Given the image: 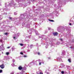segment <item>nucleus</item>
<instances>
[{
  "label": "nucleus",
  "instance_id": "40",
  "mask_svg": "<svg viewBox=\"0 0 74 74\" xmlns=\"http://www.w3.org/2000/svg\"><path fill=\"white\" fill-rule=\"evenodd\" d=\"M51 58L50 57H48V59H51Z\"/></svg>",
  "mask_w": 74,
  "mask_h": 74
},
{
  "label": "nucleus",
  "instance_id": "36",
  "mask_svg": "<svg viewBox=\"0 0 74 74\" xmlns=\"http://www.w3.org/2000/svg\"><path fill=\"white\" fill-rule=\"evenodd\" d=\"M61 73H62V74H64V71H62L61 72Z\"/></svg>",
  "mask_w": 74,
  "mask_h": 74
},
{
  "label": "nucleus",
  "instance_id": "8",
  "mask_svg": "<svg viewBox=\"0 0 74 74\" xmlns=\"http://www.w3.org/2000/svg\"><path fill=\"white\" fill-rule=\"evenodd\" d=\"M35 33H36V36H38H38H39L38 38H42V36H41V35L39 34H38V33L37 31V30L35 31Z\"/></svg>",
  "mask_w": 74,
  "mask_h": 74
},
{
  "label": "nucleus",
  "instance_id": "22",
  "mask_svg": "<svg viewBox=\"0 0 74 74\" xmlns=\"http://www.w3.org/2000/svg\"><path fill=\"white\" fill-rule=\"evenodd\" d=\"M41 63H42L43 64V63H44V61H43L42 62H39V65H41Z\"/></svg>",
  "mask_w": 74,
  "mask_h": 74
},
{
  "label": "nucleus",
  "instance_id": "48",
  "mask_svg": "<svg viewBox=\"0 0 74 74\" xmlns=\"http://www.w3.org/2000/svg\"><path fill=\"white\" fill-rule=\"evenodd\" d=\"M66 46L67 47H69V46H68V45H66Z\"/></svg>",
  "mask_w": 74,
  "mask_h": 74
},
{
  "label": "nucleus",
  "instance_id": "39",
  "mask_svg": "<svg viewBox=\"0 0 74 74\" xmlns=\"http://www.w3.org/2000/svg\"><path fill=\"white\" fill-rule=\"evenodd\" d=\"M48 32V31L47 30H46L45 31V33H47Z\"/></svg>",
  "mask_w": 74,
  "mask_h": 74
},
{
  "label": "nucleus",
  "instance_id": "38",
  "mask_svg": "<svg viewBox=\"0 0 74 74\" xmlns=\"http://www.w3.org/2000/svg\"><path fill=\"white\" fill-rule=\"evenodd\" d=\"M64 38H65V39H67V37L66 36H65L64 37Z\"/></svg>",
  "mask_w": 74,
  "mask_h": 74
},
{
  "label": "nucleus",
  "instance_id": "61",
  "mask_svg": "<svg viewBox=\"0 0 74 74\" xmlns=\"http://www.w3.org/2000/svg\"><path fill=\"white\" fill-rule=\"evenodd\" d=\"M42 74V73H41Z\"/></svg>",
  "mask_w": 74,
  "mask_h": 74
},
{
  "label": "nucleus",
  "instance_id": "10",
  "mask_svg": "<svg viewBox=\"0 0 74 74\" xmlns=\"http://www.w3.org/2000/svg\"><path fill=\"white\" fill-rule=\"evenodd\" d=\"M65 54H66V52L65 51H63L61 56V57H62V58H63V56H64V55H65Z\"/></svg>",
  "mask_w": 74,
  "mask_h": 74
},
{
  "label": "nucleus",
  "instance_id": "33",
  "mask_svg": "<svg viewBox=\"0 0 74 74\" xmlns=\"http://www.w3.org/2000/svg\"><path fill=\"white\" fill-rule=\"evenodd\" d=\"M14 14L15 15H16L17 14V13H16V12H14Z\"/></svg>",
  "mask_w": 74,
  "mask_h": 74
},
{
  "label": "nucleus",
  "instance_id": "14",
  "mask_svg": "<svg viewBox=\"0 0 74 74\" xmlns=\"http://www.w3.org/2000/svg\"><path fill=\"white\" fill-rule=\"evenodd\" d=\"M53 34L55 36H58V33L57 32H53Z\"/></svg>",
  "mask_w": 74,
  "mask_h": 74
},
{
  "label": "nucleus",
  "instance_id": "56",
  "mask_svg": "<svg viewBox=\"0 0 74 74\" xmlns=\"http://www.w3.org/2000/svg\"><path fill=\"white\" fill-rule=\"evenodd\" d=\"M40 74H41V73H40Z\"/></svg>",
  "mask_w": 74,
  "mask_h": 74
},
{
  "label": "nucleus",
  "instance_id": "11",
  "mask_svg": "<svg viewBox=\"0 0 74 74\" xmlns=\"http://www.w3.org/2000/svg\"><path fill=\"white\" fill-rule=\"evenodd\" d=\"M32 23L31 22H29L28 24H27L26 25V27H27V28H29L30 27V25Z\"/></svg>",
  "mask_w": 74,
  "mask_h": 74
},
{
  "label": "nucleus",
  "instance_id": "53",
  "mask_svg": "<svg viewBox=\"0 0 74 74\" xmlns=\"http://www.w3.org/2000/svg\"><path fill=\"white\" fill-rule=\"evenodd\" d=\"M1 46H2V47H3V45H1Z\"/></svg>",
  "mask_w": 74,
  "mask_h": 74
},
{
  "label": "nucleus",
  "instance_id": "13",
  "mask_svg": "<svg viewBox=\"0 0 74 74\" xmlns=\"http://www.w3.org/2000/svg\"><path fill=\"white\" fill-rule=\"evenodd\" d=\"M54 12H56L55 14H56L57 16H58V15H59V13H58V11H54L53 13H54Z\"/></svg>",
  "mask_w": 74,
  "mask_h": 74
},
{
  "label": "nucleus",
  "instance_id": "7",
  "mask_svg": "<svg viewBox=\"0 0 74 74\" xmlns=\"http://www.w3.org/2000/svg\"><path fill=\"white\" fill-rule=\"evenodd\" d=\"M33 64H36V62H35L34 60H33L32 62L29 63L28 65H33Z\"/></svg>",
  "mask_w": 74,
  "mask_h": 74
},
{
  "label": "nucleus",
  "instance_id": "25",
  "mask_svg": "<svg viewBox=\"0 0 74 74\" xmlns=\"http://www.w3.org/2000/svg\"><path fill=\"white\" fill-rule=\"evenodd\" d=\"M15 36H16V35L15 34L14 35V36H13V38L14 39H15Z\"/></svg>",
  "mask_w": 74,
  "mask_h": 74
},
{
  "label": "nucleus",
  "instance_id": "20",
  "mask_svg": "<svg viewBox=\"0 0 74 74\" xmlns=\"http://www.w3.org/2000/svg\"><path fill=\"white\" fill-rule=\"evenodd\" d=\"M18 69L19 70H22V69H23V68L22 67V66H19L18 67Z\"/></svg>",
  "mask_w": 74,
  "mask_h": 74
},
{
  "label": "nucleus",
  "instance_id": "45",
  "mask_svg": "<svg viewBox=\"0 0 74 74\" xmlns=\"http://www.w3.org/2000/svg\"><path fill=\"white\" fill-rule=\"evenodd\" d=\"M8 27H9V28H11V27H12V26L11 27H10V26H8Z\"/></svg>",
  "mask_w": 74,
  "mask_h": 74
},
{
  "label": "nucleus",
  "instance_id": "1",
  "mask_svg": "<svg viewBox=\"0 0 74 74\" xmlns=\"http://www.w3.org/2000/svg\"><path fill=\"white\" fill-rule=\"evenodd\" d=\"M9 2L8 1L7 3H5V8L4 9V10L8 11V10H10V9L9 8L10 7H11V6H13L15 8V7H22L23 6V4H22V3L23 1H25L26 0H15L16 1L17 3H18L19 5H17V4L16 3H14V1L13 0H8ZM27 0V3L29 2V1ZM10 2V3H8Z\"/></svg>",
  "mask_w": 74,
  "mask_h": 74
},
{
  "label": "nucleus",
  "instance_id": "51",
  "mask_svg": "<svg viewBox=\"0 0 74 74\" xmlns=\"http://www.w3.org/2000/svg\"><path fill=\"white\" fill-rule=\"evenodd\" d=\"M27 51L28 52H29L30 51V50H28Z\"/></svg>",
  "mask_w": 74,
  "mask_h": 74
},
{
  "label": "nucleus",
  "instance_id": "17",
  "mask_svg": "<svg viewBox=\"0 0 74 74\" xmlns=\"http://www.w3.org/2000/svg\"><path fill=\"white\" fill-rule=\"evenodd\" d=\"M34 53L35 54V55H37V54H38V55H40V53L39 52H35Z\"/></svg>",
  "mask_w": 74,
  "mask_h": 74
},
{
  "label": "nucleus",
  "instance_id": "19",
  "mask_svg": "<svg viewBox=\"0 0 74 74\" xmlns=\"http://www.w3.org/2000/svg\"><path fill=\"white\" fill-rule=\"evenodd\" d=\"M32 30H33V29H31L29 30V32H30L29 33V34H32Z\"/></svg>",
  "mask_w": 74,
  "mask_h": 74
},
{
  "label": "nucleus",
  "instance_id": "26",
  "mask_svg": "<svg viewBox=\"0 0 74 74\" xmlns=\"http://www.w3.org/2000/svg\"><path fill=\"white\" fill-rule=\"evenodd\" d=\"M49 21L50 22H54V21L52 20L49 19Z\"/></svg>",
  "mask_w": 74,
  "mask_h": 74
},
{
  "label": "nucleus",
  "instance_id": "62",
  "mask_svg": "<svg viewBox=\"0 0 74 74\" xmlns=\"http://www.w3.org/2000/svg\"><path fill=\"white\" fill-rule=\"evenodd\" d=\"M26 3H27V2H26Z\"/></svg>",
  "mask_w": 74,
  "mask_h": 74
},
{
  "label": "nucleus",
  "instance_id": "37",
  "mask_svg": "<svg viewBox=\"0 0 74 74\" xmlns=\"http://www.w3.org/2000/svg\"><path fill=\"white\" fill-rule=\"evenodd\" d=\"M36 45L37 47H38V43H37L36 44Z\"/></svg>",
  "mask_w": 74,
  "mask_h": 74
},
{
  "label": "nucleus",
  "instance_id": "54",
  "mask_svg": "<svg viewBox=\"0 0 74 74\" xmlns=\"http://www.w3.org/2000/svg\"><path fill=\"white\" fill-rule=\"evenodd\" d=\"M44 1H47V0H44Z\"/></svg>",
  "mask_w": 74,
  "mask_h": 74
},
{
  "label": "nucleus",
  "instance_id": "47",
  "mask_svg": "<svg viewBox=\"0 0 74 74\" xmlns=\"http://www.w3.org/2000/svg\"><path fill=\"white\" fill-rule=\"evenodd\" d=\"M61 65H64V64L62 63L61 64Z\"/></svg>",
  "mask_w": 74,
  "mask_h": 74
},
{
  "label": "nucleus",
  "instance_id": "15",
  "mask_svg": "<svg viewBox=\"0 0 74 74\" xmlns=\"http://www.w3.org/2000/svg\"><path fill=\"white\" fill-rule=\"evenodd\" d=\"M63 28L64 27H61V26H60L57 28V30L58 32H59V30L60 29V28Z\"/></svg>",
  "mask_w": 74,
  "mask_h": 74
},
{
  "label": "nucleus",
  "instance_id": "3",
  "mask_svg": "<svg viewBox=\"0 0 74 74\" xmlns=\"http://www.w3.org/2000/svg\"><path fill=\"white\" fill-rule=\"evenodd\" d=\"M58 2L59 1L58 3V4L59 6L60 7L62 6V5H60L61 4H66V0H58Z\"/></svg>",
  "mask_w": 74,
  "mask_h": 74
},
{
  "label": "nucleus",
  "instance_id": "31",
  "mask_svg": "<svg viewBox=\"0 0 74 74\" xmlns=\"http://www.w3.org/2000/svg\"><path fill=\"white\" fill-rule=\"evenodd\" d=\"M31 48H32V47H33V45H31L30 46Z\"/></svg>",
  "mask_w": 74,
  "mask_h": 74
},
{
  "label": "nucleus",
  "instance_id": "35",
  "mask_svg": "<svg viewBox=\"0 0 74 74\" xmlns=\"http://www.w3.org/2000/svg\"><path fill=\"white\" fill-rule=\"evenodd\" d=\"M2 71H3V70H0V73H2Z\"/></svg>",
  "mask_w": 74,
  "mask_h": 74
},
{
  "label": "nucleus",
  "instance_id": "43",
  "mask_svg": "<svg viewBox=\"0 0 74 74\" xmlns=\"http://www.w3.org/2000/svg\"><path fill=\"white\" fill-rule=\"evenodd\" d=\"M11 65H15V64H14V63H13Z\"/></svg>",
  "mask_w": 74,
  "mask_h": 74
},
{
  "label": "nucleus",
  "instance_id": "4",
  "mask_svg": "<svg viewBox=\"0 0 74 74\" xmlns=\"http://www.w3.org/2000/svg\"><path fill=\"white\" fill-rule=\"evenodd\" d=\"M26 37H27V38H26V39H25V41H26V42H30V40H27V39H28V38H30V37H31V35H30L29 36H28V34H26Z\"/></svg>",
  "mask_w": 74,
  "mask_h": 74
},
{
  "label": "nucleus",
  "instance_id": "27",
  "mask_svg": "<svg viewBox=\"0 0 74 74\" xmlns=\"http://www.w3.org/2000/svg\"><path fill=\"white\" fill-rule=\"evenodd\" d=\"M68 61L69 63H71V59H69L68 60Z\"/></svg>",
  "mask_w": 74,
  "mask_h": 74
},
{
  "label": "nucleus",
  "instance_id": "49",
  "mask_svg": "<svg viewBox=\"0 0 74 74\" xmlns=\"http://www.w3.org/2000/svg\"><path fill=\"white\" fill-rule=\"evenodd\" d=\"M45 40L46 41H47V39H45Z\"/></svg>",
  "mask_w": 74,
  "mask_h": 74
},
{
  "label": "nucleus",
  "instance_id": "41",
  "mask_svg": "<svg viewBox=\"0 0 74 74\" xmlns=\"http://www.w3.org/2000/svg\"><path fill=\"white\" fill-rule=\"evenodd\" d=\"M51 30V28H48V30Z\"/></svg>",
  "mask_w": 74,
  "mask_h": 74
},
{
  "label": "nucleus",
  "instance_id": "57",
  "mask_svg": "<svg viewBox=\"0 0 74 74\" xmlns=\"http://www.w3.org/2000/svg\"><path fill=\"white\" fill-rule=\"evenodd\" d=\"M63 31H64V29H63Z\"/></svg>",
  "mask_w": 74,
  "mask_h": 74
},
{
  "label": "nucleus",
  "instance_id": "58",
  "mask_svg": "<svg viewBox=\"0 0 74 74\" xmlns=\"http://www.w3.org/2000/svg\"><path fill=\"white\" fill-rule=\"evenodd\" d=\"M73 1H74V0H72Z\"/></svg>",
  "mask_w": 74,
  "mask_h": 74
},
{
  "label": "nucleus",
  "instance_id": "18",
  "mask_svg": "<svg viewBox=\"0 0 74 74\" xmlns=\"http://www.w3.org/2000/svg\"><path fill=\"white\" fill-rule=\"evenodd\" d=\"M16 49V48L14 47V46H13L12 48V51H15V50Z\"/></svg>",
  "mask_w": 74,
  "mask_h": 74
},
{
  "label": "nucleus",
  "instance_id": "24",
  "mask_svg": "<svg viewBox=\"0 0 74 74\" xmlns=\"http://www.w3.org/2000/svg\"><path fill=\"white\" fill-rule=\"evenodd\" d=\"M48 47V43H47V45L45 47L46 48H47Z\"/></svg>",
  "mask_w": 74,
  "mask_h": 74
},
{
  "label": "nucleus",
  "instance_id": "42",
  "mask_svg": "<svg viewBox=\"0 0 74 74\" xmlns=\"http://www.w3.org/2000/svg\"><path fill=\"white\" fill-rule=\"evenodd\" d=\"M8 33H5V35H7V34H8Z\"/></svg>",
  "mask_w": 74,
  "mask_h": 74
},
{
  "label": "nucleus",
  "instance_id": "60",
  "mask_svg": "<svg viewBox=\"0 0 74 74\" xmlns=\"http://www.w3.org/2000/svg\"><path fill=\"white\" fill-rule=\"evenodd\" d=\"M0 55H1V54H0Z\"/></svg>",
  "mask_w": 74,
  "mask_h": 74
},
{
  "label": "nucleus",
  "instance_id": "16",
  "mask_svg": "<svg viewBox=\"0 0 74 74\" xmlns=\"http://www.w3.org/2000/svg\"><path fill=\"white\" fill-rule=\"evenodd\" d=\"M57 60L58 61H59V62H62V59H61V58H60L59 57L57 58Z\"/></svg>",
  "mask_w": 74,
  "mask_h": 74
},
{
  "label": "nucleus",
  "instance_id": "9",
  "mask_svg": "<svg viewBox=\"0 0 74 74\" xmlns=\"http://www.w3.org/2000/svg\"><path fill=\"white\" fill-rule=\"evenodd\" d=\"M9 20H10L11 21H15V20H16L18 19V18H14L11 17H9Z\"/></svg>",
  "mask_w": 74,
  "mask_h": 74
},
{
  "label": "nucleus",
  "instance_id": "6",
  "mask_svg": "<svg viewBox=\"0 0 74 74\" xmlns=\"http://www.w3.org/2000/svg\"><path fill=\"white\" fill-rule=\"evenodd\" d=\"M3 9H0V12H2V14H5V13H4V12L3 11ZM3 18V17H2V16H0V20H1Z\"/></svg>",
  "mask_w": 74,
  "mask_h": 74
},
{
  "label": "nucleus",
  "instance_id": "46",
  "mask_svg": "<svg viewBox=\"0 0 74 74\" xmlns=\"http://www.w3.org/2000/svg\"><path fill=\"white\" fill-rule=\"evenodd\" d=\"M10 48V47H7V48H8V49Z\"/></svg>",
  "mask_w": 74,
  "mask_h": 74
},
{
  "label": "nucleus",
  "instance_id": "23",
  "mask_svg": "<svg viewBox=\"0 0 74 74\" xmlns=\"http://www.w3.org/2000/svg\"><path fill=\"white\" fill-rule=\"evenodd\" d=\"M21 34V33H18L17 34V37H19L20 35Z\"/></svg>",
  "mask_w": 74,
  "mask_h": 74
},
{
  "label": "nucleus",
  "instance_id": "30",
  "mask_svg": "<svg viewBox=\"0 0 74 74\" xmlns=\"http://www.w3.org/2000/svg\"><path fill=\"white\" fill-rule=\"evenodd\" d=\"M60 40L61 41H63V39L62 38H60Z\"/></svg>",
  "mask_w": 74,
  "mask_h": 74
},
{
  "label": "nucleus",
  "instance_id": "55",
  "mask_svg": "<svg viewBox=\"0 0 74 74\" xmlns=\"http://www.w3.org/2000/svg\"><path fill=\"white\" fill-rule=\"evenodd\" d=\"M38 61H40V60H38Z\"/></svg>",
  "mask_w": 74,
  "mask_h": 74
},
{
  "label": "nucleus",
  "instance_id": "52",
  "mask_svg": "<svg viewBox=\"0 0 74 74\" xmlns=\"http://www.w3.org/2000/svg\"><path fill=\"white\" fill-rule=\"evenodd\" d=\"M1 5V3L0 2V6Z\"/></svg>",
  "mask_w": 74,
  "mask_h": 74
},
{
  "label": "nucleus",
  "instance_id": "29",
  "mask_svg": "<svg viewBox=\"0 0 74 74\" xmlns=\"http://www.w3.org/2000/svg\"><path fill=\"white\" fill-rule=\"evenodd\" d=\"M60 44V43L59 42H57V43H56V45H59V44Z\"/></svg>",
  "mask_w": 74,
  "mask_h": 74
},
{
  "label": "nucleus",
  "instance_id": "34",
  "mask_svg": "<svg viewBox=\"0 0 74 74\" xmlns=\"http://www.w3.org/2000/svg\"><path fill=\"white\" fill-rule=\"evenodd\" d=\"M12 62H15V59L13 60Z\"/></svg>",
  "mask_w": 74,
  "mask_h": 74
},
{
  "label": "nucleus",
  "instance_id": "5",
  "mask_svg": "<svg viewBox=\"0 0 74 74\" xmlns=\"http://www.w3.org/2000/svg\"><path fill=\"white\" fill-rule=\"evenodd\" d=\"M50 44L51 45V46H55V44H54V43L53 42V39H51L50 40Z\"/></svg>",
  "mask_w": 74,
  "mask_h": 74
},
{
  "label": "nucleus",
  "instance_id": "59",
  "mask_svg": "<svg viewBox=\"0 0 74 74\" xmlns=\"http://www.w3.org/2000/svg\"><path fill=\"white\" fill-rule=\"evenodd\" d=\"M1 65H4V64H1Z\"/></svg>",
  "mask_w": 74,
  "mask_h": 74
},
{
  "label": "nucleus",
  "instance_id": "2",
  "mask_svg": "<svg viewBox=\"0 0 74 74\" xmlns=\"http://www.w3.org/2000/svg\"><path fill=\"white\" fill-rule=\"evenodd\" d=\"M21 16L19 17L20 20L21 21H26L27 19L28 20H29V15H27V14H21Z\"/></svg>",
  "mask_w": 74,
  "mask_h": 74
},
{
  "label": "nucleus",
  "instance_id": "21",
  "mask_svg": "<svg viewBox=\"0 0 74 74\" xmlns=\"http://www.w3.org/2000/svg\"><path fill=\"white\" fill-rule=\"evenodd\" d=\"M0 67L1 69H4V65H0Z\"/></svg>",
  "mask_w": 74,
  "mask_h": 74
},
{
  "label": "nucleus",
  "instance_id": "44",
  "mask_svg": "<svg viewBox=\"0 0 74 74\" xmlns=\"http://www.w3.org/2000/svg\"><path fill=\"white\" fill-rule=\"evenodd\" d=\"M69 25H71L72 24L71 23H69Z\"/></svg>",
  "mask_w": 74,
  "mask_h": 74
},
{
  "label": "nucleus",
  "instance_id": "12",
  "mask_svg": "<svg viewBox=\"0 0 74 74\" xmlns=\"http://www.w3.org/2000/svg\"><path fill=\"white\" fill-rule=\"evenodd\" d=\"M20 54H21V55H22L23 57H24V58H27V56L24 55V54H23V53L22 52H21L20 53Z\"/></svg>",
  "mask_w": 74,
  "mask_h": 74
},
{
  "label": "nucleus",
  "instance_id": "28",
  "mask_svg": "<svg viewBox=\"0 0 74 74\" xmlns=\"http://www.w3.org/2000/svg\"><path fill=\"white\" fill-rule=\"evenodd\" d=\"M6 54L7 55H8L9 54H10V53L9 52H7L6 53Z\"/></svg>",
  "mask_w": 74,
  "mask_h": 74
},
{
  "label": "nucleus",
  "instance_id": "50",
  "mask_svg": "<svg viewBox=\"0 0 74 74\" xmlns=\"http://www.w3.org/2000/svg\"><path fill=\"white\" fill-rule=\"evenodd\" d=\"M70 48H73V49L74 48L73 47H70Z\"/></svg>",
  "mask_w": 74,
  "mask_h": 74
},
{
  "label": "nucleus",
  "instance_id": "32",
  "mask_svg": "<svg viewBox=\"0 0 74 74\" xmlns=\"http://www.w3.org/2000/svg\"><path fill=\"white\" fill-rule=\"evenodd\" d=\"M20 45L21 46H23V45L22 43H20Z\"/></svg>",
  "mask_w": 74,
  "mask_h": 74
}]
</instances>
